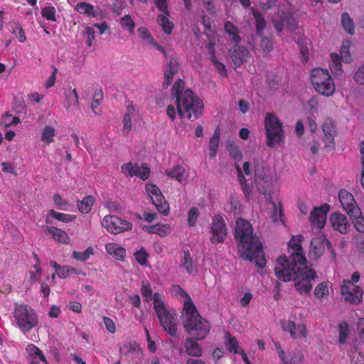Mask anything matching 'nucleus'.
<instances>
[{"instance_id":"53","label":"nucleus","mask_w":364,"mask_h":364,"mask_svg":"<svg viewBox=\"0 0 364 364\" xmlns=\"http://www.w3.org/2000/svg\"><path fill=\"white\" fill-rule=\"evenodd\" d=\"M199 211L197 208L193 207L190 209L188 214V223L189 226L193 227L196 225V220L198 217Z\"/></svg>"},{"instance_id":"11","label":"nucleus","mask_w":364,"mask_h":364,"mask_svg":"<svg viewBox=\"0 0 364 364\" xmlns=\"http://www.w3.org/2000/svg\"><path fill=\"white\" fill-rule=\"evenodd\" d=\"M210 233L212 235L210 241L213 244L224 242L228 235V228L221 215H216L213 218L210 225Z\"/></svg>"},{"instance_id":"49","label":"nucleus","mask_w":364,"mask_h":364,"mask_svg":"<svg viewBox=\"0 0 364 364\" xmlns=\"http://www.w3.org/2000/svg\"><path fill=\"white\" fill-rule=\"evenodd\" d=\"M184 88V82L182 80H178L175 82L172 87V95L176 97H180L183 93V90Z\"/></svg>"},{"instance_id":"18","label":"nucleus","mask_w":364,"mask_h":364,"mask_svg":"<svg viewBox=\"0 0 364 364\" xmlns=\"http://www.w3.org/2000/svg\"><path fill=\"white\" fill-rule=\"evenodd\" d=\"M329 221L333 228L341 234H346L350 228L346 216L340 213H332Z\"/></svg>"},{"instance_id":"26","label":"nucleus","mask_w":364,"mask_h":364,"mask_svg":"<svg viewBox=\"0 0 364 364\" xmlns=\"http://www.w3.org/2000/svg\"><path fill=\"white\" fill-rule=\"evenodd\" d=\"M152 203L155 205L159 213L167 215L169 212V205L166 201L163 194H160L151 199Z\"/></svg>"},{"instance_id":"15","label":"nucleus","mask_w":364,"mask_h":364,"mask_svg":"<svg viewBox=\"0 0 364 364\" xmlns=\"http://www.w3.org/2000/svg\"><path fill=\"white\" fill-rule=\"evenodd\" d=\"M176 314L174 311H170L168 309L164 313L159 314L157 317L164 331L170 336H174L177 333Z\"/></svg>"},{"instance_id":"52","label":"nucleus","mask_w":364,"mask_h":364,"mask_svg":"<svg viewBox=\"0 0 364 364\" xmlns=\"http://www.w3.org/2000/svg\"><path fill=\"white\" fill-rule=\"evenodd\" d=\"M75 272L74 267L70 266H60L56 274L61 279L66 278L69 274Z\"/></svg>"},{"instance_id":"48","label":"nucleus","mask_w":364,"mask_h":364,"mask_svg":"<svg viewBox=\"0 0 364 364\" xmlns=\"http://www.w3.org/2000/svg\"><path fill=\"white\" fill-rule=\"evenodd\" d=\"M13 110L16 114L26 113V106L23 100L15 97L14 100Z\"/></svg>"},{"instance_id":"61","label":"nucleus","mask_w":364,"mask_h":364,"mask_svg":"<svg viewBox=\"0 0 364 364\" xmlns=\"http://www.w3.org/2000/svg\"><path fill=\"white\" fill-rule=\"evenodd\" d=\"M141 292L143 296L146 298L147 301L152 299V290L149 283L143 282Z\"/></svg>"},{"instance_id":"5","label":"nucleus","mask_w":364,"mask_h":364,"mask_svg":"<svg viewBox=\"0 0 364 364\" xmlns=\"http://www.w3.org/2000/svg\"><path fill=\"white\" fill-rule=\"evenodd\" d=\"M264 128L267 146L272 148L276 144L280 145L284 142V131L282 129V124L274 114L270 112L266 114Z\"/></svg>"},{"instance_id":"64","label":"nucleus","mask_w":364,"mask_h":364,"mask_svg":"<svg viewBox=\"0 0 364 364\" xmlns=\"http://www.w3.org/2000/svg\"><path fill=\"white\" fill-rule=\"evenodd\" d=\"M354 79L358 83L364 84V65H361L356 71Z\"/></svg>"},{"instance_id":"44","label":"nucleus","mask_w":364,"mask_h":364,"mask_svg":"<svg viewBox=\"0 0 364 364\" xmlns=\"http://www.w3.org/2000/svg\"><path fill=\"white\" fill-rule=\"evenodd\" d=\"M261 38L260 47L263 50V51L269 53L273 48V41L271 38L264 36L263 33Z\"/></svg>"},{"instance_id":"56","label":"nucleus","mask_w":364,"mask_h":364,"mask_svg":"<svg viewBox=\"0 0 364 364\" xmlns=\"http://www.w3.org/2000/svg\"><path fill=\"white\" fill-rule=\"evenodd\" d=\"M103 98V93L102 90L96 91L94 95L93 102L92 103V110L94 113L97 114L96 109L98 107V105H100V102L102 100Z\"/></svg>"},{"instance_id":"10","label":"nucleus","mask_w":364,"mask_h":364,"mask_svg":"<svg viewBox=\"0 0 364 364\" xmlns=\"http://www.w3.org/2000/svg\"><path fill=\"white\" fill-rule=\"evenodd\" d=\"M102 225L113 234L130 230L132 228L131 223L115 215H106L102 221Z\"/></svg>"},{"instance_id":"47","label":"nucleus","mask_w":364,"mask_h":364,"mask_svg":"<svg viewBox=\"0 0 364 364\" xmlns=\"http://www.w3.org/2000/svg\"><path fill=\"white\" fill-rule=\"evenodd\" d=\"M314 294L318 298H322L328 294V287L326 282L320 283L314 290Z\"/></svg>"},{"instance_id":"20","label":"nucleus","mask_w":364,"mask_h":364,"mask_svg":"<svg viewBox=\"0 0 364 364\" xmlns=\"http://www.w3.org/2000/svg\"><path fill=\"white\" fill-rule=\"evenodd\" d=\"M338 198L343 208L348 215L352 213L355 208H359L354 200L353 196L346 190H341L338 193Z\"/></svg>"},{"instance_id":"12","label":"nucleus","mask_w":364,"mask_h":364,"mask_svg":"<svg viewBox=\"0 0 364 364\" xmlns=\"http://www.w3.org/2000/svg\"><path fill=\"white\" fill-rule=\"evenodd\" d=\"M158 9L162 13L157 16V22L161 26L164 32L171 34L173 28V23L168 18L170 12L168 10L167 0H154Z\"/></svg>"},{"instance_id":"39","label":"nucleus","mask_w":364,"mask_h":364,"mask_svg":"<svg viewBox=\"0 0 364 364\" xmlns=\"http://www.w3.org/2000/svg\"><path fill=\"white\" fill-rule=\"evenodd\" d=\"M120 25L122 28L129 31L132 33L135 27V23L129 15H125L120 19Z\"/></svg>"},{"instance_id":"30","label":"nucleus","mask_w":364,"mask_h":364,"mask_svg":"<svg viewBox=\"0 0 364 364\" xmlns=\"http://www.w3.org/2000/svg\"><path fill=\"white\" fill-rule=\"evenodd\" d=\"M224 28L227 33L232 36V41L235 43H239L241 38L238 35L237 28L230 21H226L224 24Z\"/></svg>"},{"instance_id":"42","label":"nucleus","mask_w":364,"mask_h":364,"mask_svg":"<svg viewBox=\"0 0 364 364\" xmlns=\"http://www.w3.org/2000/svg\"><path fill=\"white\" fill-rule=\"evenodd\" d=\"M331 56L332 60L331 69L333 72L338 74V73L341 72V58L336 53H332Z\"/></svg>"},{"instance_id":"37","label":"nucleus","mask_w":364,"mask_h":364,"mask_svg":"<svg viewBox=\"0 0 364 364\" xmlns=\"http://www.w3.org/2000/svg\"><path fill=\"white\" fill-rule=\"evenodd\" d=\"M55 130L51 126H46L43 134L41 136V140L43 141H46L47 144H50L53 141V136L55 135Z\"/></svg>"},{"instance_id":"31","label":"nucleus","mask_w":364,"mask_h":364,"mask_svg":"<svg viewBox=\"0 0 364 364\" xmlns=\"http://www.w3.org/2000/svg\"><path fill=\"white\" fill-rule=\"evenodd\" d=\"M341 24L344 30L349 34L354 33L355 26L352 18L348 13H343L341 16Z\"/></svg>"},{"instance_id":"58","label":"nucleus","mask_w":364,"mask_h":364,"mask_svg":"<svg viewBox=\"0 0 364 364\" xmlns=\"http://www.w3.org/2000/svg\"><path fill=\"white\" fill-rule=\"evenodd\" d=\"M146 191L149 196H150L151 199L154 198L156 196H158L161 193V191L160 189L154 184H146Z\"/></svg>"},{"instance_id":"35","label":"nucleus","mask_w":364,"mask_h":364,"mask_svg":"<svg viewBox=\"0 0 364 364\" xmlns=\"http://www.w3.org/2000/svg\"><path fill=\"white\" fill-rule=\"evenodd\" d=\"M48 215L63 223H70L76 218V217L74 215L58 213L54 210H50L48 213Z\"/></svg>"},{"instance_id":"41","label":"nucleus","mask_w":364,"mask_h":364,"mask_svg":"<svg viewBox=\"0 0 364 364\" xmlns=\"http://www.w3.org/2000/svg\"><path fill=\"white\" fill-rule=\"evenodd\" d=\"M148 257L149 254L144 247H141L139 251H136L134 253L135 259L139 264L142 266L146 264Z\"/></svg>"},{"instance_id":"50","label":"nucleus","mask_w":364,"mask_h":364,"mask_svg":"<svg viewBox=\"0 0 364 364\" xmlns=\"http://www.w3.org/2000/svg\"><path fill=\"white\" fill-rule=\"evenodd\" d=\"M82 34L86 38L87 46L90 47L92 44V41L95 40V31L93 28L87 26Z\"/></svg>"},{"instance_id":"45","label":"nucleus","mask_w":364,"mask_h":364,"mask_svg":"<svg viewBox=\"0 0 364 364\" xmlns=\"http://www.w3.org/2000/svg\"><path fill=\"white\" fill-rule=\"evenodd\" d=\"M178 68L179 65L178 60L175 58H170L165 72L167 73L175 75L178 73Z\"/></svg>"},{"instance_id":"8","label":"nucleus","mask_w":364,"mask_h":364,"mask_svg":"<svg viewBox=\"0 0 364 364\" xmlns=\"http://www.w3.org/2000/svg\"><path fill=\"white\" fill-rule=\"evenodd\" d=\"M14 317L18 327L27 332L38 324V319L33 311L26 305H18L15 308Z\"/></svg>"},{"instance_id":"28","label":"nucleus","mask_w":364,"mask_h":364,"mask_svg":"<svg viewBox=\"0 0 364 364\" xmlns=\"http://www.w3.org/2000/svg\"><path fill=\"white\" fill-rule=\"evenodd\" d=\"M95 202V199L92 196H87L82 200L78 201L77 208L82 213H88Z\"/></svg>"},{"instance_id":"4","label":"nucleus","mask_w":364,"mask_h":364,"mask_svg":"<svg viewBox=\"0 0 364 364\" xmlns=\"http://www.w3.org/2000/svg\"><path fill=\"white\" fill-rule=\"evenodd\" d=\"M177 111L181 118L186 117L191 119L192 116L198 119L203 112V103L200 99L190 90H186L177 98Z\"/></svg>"},{"instance_id":"38","label":"nucleus","mask_w":364,"mask_h":364,"mask_svg":"<svg viewBox=\"0 0 364 364\" xmlns=\"http://www.w3.org/2000/svg\"><path fill=\"white\" fill-rule=\"evenodd\" d=\"M93 249L90 247L87 248L84 252L74 251L73 252V257L81 262H84L89 259L90 257L93 255Z\"/></svg>"},{"instance_id":"17","label":"nucleus","mask_w":364,"mask_h":364,"mask_svg":"<svg viewBox=\"0 0 364 364\" xmlns=\"http://www.w3.org/2000/svg\"><path fill=\"white\" fill-rule=\"evenodd\" d=\"M331 206L323 203L320 207L315 208L310 213L309 220L314 225L318 228H323L326 223L327 213L330 210Z\"/></svg>"},{"instance_id":"21","label":"nucleus","mask_w":364,"mask_h":364,"mask_svg":"<svg viewBox=\"0 0 364 364\" xmlns=\"http://www.w3.org/2000/svg\"><path fill=\"white\" fill-rule=\"evenodd\" d=\"M282 329L284 331L289 332L291 336L296 338L300 336H306V328L303 325L296 326L295 323L292 321L282 320L280 321Z\"/></svg>"},{"instance_id":"63","label":"nucleus","mask_w":364,"mask_h":364,"mask_svg":"<svg viewBox=\"0 0 364 364\" xmlns=\"http://www.w3.org/2000/svg\"><path fill=\"white\" fill-rule=\"evenodd\" d=\"M154 306L156 315L164 313L165 311L167 310V309L165 306V304L161 299L154 301Z\"/></svg>"},{"instance_id":"1","label":"nucleus","mask_w":364,"mask_h":364,"mask_svg":"<svg viewBox=\"0 0 364 364\" xmlns=\"http://www.w3.org/2000/svg\"><path fill=\"white\" fill-rule=\"evenodd\" d=\"M301 235L293 236L288 243L289 257H279L277 259L274 272L283 282L293 280L296 289L301 294H308L312 289L311 281L317 277L316 272L306 266L307 260L301 242Z\"/></svg>"},{"instance_id":"55","label":"nucleus","mask_w":364,"mask_h":364,"mask_svg":"<svg viewBox=\"0 0 364 364\" xmlns=\"http://www.w3.org/2000/svg\"><path fill=\"white\" fill-rule=\"evenodd\" d=\"M12 33L16 36L20 42H25L26 40L25 33L19 23H15Z\"/></svg>"},{"instance_id":"34","label":"nucleus","mask_w":364,"mask_h":364,"mask_svg":"<svg viewBox=\"0 0 364 364\" xmlns=\"http://www.w3.org/2000/svg\"><path fill=\"white\" fill-rule=\"evenodd\" d=\"M266 83L268 87L272 91L279 89L280 83L278 77L274 73H268L266 75Z\"/></svg>"},{"instance_id":"24","label":"nucleus","mask_w":364,"mask_h":364,"mask_svg":"<svg viewBox=\"0 0 364 364\" xmlns=\"http://www.w3.org/2000/svg\"><path fill=\"white\" fill-rule=\"evenodd\" d=\"M348 215L352 220L354 228L359 232H364V218L362 216V213L360 208H355L353 213H350Z\"/></svg>"},{"instance_id":"14","label":"nucleus","mask_w":364,"mask_h":364,"mask_svg":"<svg viewBox=\"0 0 364 364\" xmlns=\"http://www.w3.org/2000/svg\"><path fill=\"white\" fill-rule=\"evenodd\" d=\"M122 172L127 176H139L142 180H146L150 174V168L146 164H142L141 166L129 161L123 164L121 167Z\"/></svg>"},{"instance_id":"6","label":"nucleus","mask_w":364,"mask_h":364,"mask_svg":"<svg viewBox=\"0 0 364 364\" xmlns=\"http://www.w3.org/2000/svg\"><path fill=\"white\" fill-rule=\"evenodd\" d=\"M274 182V176L269 168L259 164L255 165V183L258 191L265 195L266 201L272 199Z\"/></svg>"},{"instance_id":"13","label":"nucleus","mask_w":364,"mask_h":364,"mask_svg":"<svg viewBox=\"0 0 364 364\" xmlns=\"http://www.w3.org/2000/svg\"><path fill=\"white\" fill-rule=\"evenodd\" d=\"M341 294L346 301L353 304H358L363 298L362 289L350 281H345L341 286Z\"/></svg>"},{"instance_id":"36","label":"nucleus","mask_w":364,"mask_h":364,"mask_svg":"<svg viewBox=\"0 0 364 364\" xmlns=\"http://www.w3.org/2000/svg\"><path fill=\"white\" fill-rule=\"evenodd\" d=\"M184 255L182 259V266L186 269L187 272L191 274L194 271L193 259L188 250L183 251Z\"/></svg>"},{"instance_id":"46","label":"nucleus","mask_w":364,"mask_h":364,"mask_svg":"<svg viewBox=\"0 0 364 364\" xmlns=\"http://www.w3.org/2000/svg\"><path fill=\"white\" fill-rule=\"evenodd\" d=\"M267 202L271 203L273 207V211L272 213V218L273 221L276 222L278 220H282V217L284 215V213L281 208V205H279V208H278L276 203L272 201V199Z\"/></svg>"},{"instance_id":"27","label":"nucleus","mask_w":364,"mask_h":364,"mask_svg":"<svg viewBox=\"0 0 364 364\" xmlns=\"http://www.w3.org/2000/svg\"><path fill=\"white\" fill-rule=\"evenodd\" d=\"M26 352L29 355V360L33 359H38L40 361L48 364L46 357L42 351L33 344H29L26 347Z\"/></svg>"},{"instance_id":"57","label":"nucleus","mask_w":364,"mask_h":364,"mask_svg":"<svg viewBox=\"0 0 364 364\" xmlns=\"http://www.w3.org/2000/svg\"><path fill=\"white\" fill-rule=\"evenodd\" d=\"M124 127L122 132L124 134L127 135L132 129V120L129 113H125L123 118Z\"/></svg>"},{"instance_id":"60","label":"nucleus","mask_w":364,"mask_h":364,"mask_svg":"<svg viewBox=\"0 0 364 364\" xmlns=\"http://www.w3.org/2000/svg\"><path fill=\"white\" fill-rule=\"evenodd\" d=\"M219 144V140L211 138L209 142V155L210 158H213L216 156L218 146Z\"/></svg>"},{"instance_id":"2","label":"nucleus","mask_w":364,"mask_h":364,"mask_svg":"<svg viewBox=\"0 0 364 364\" xmlns=\"http://www.w3.org/2000/svg\"><path fill=\"white\" fill-rule=\"evenodd\" d=\"M235 237L237 241L239 256L260 268L265 266L262 245L256 234L253 233L252 225L247 220L239 218L235 227Z\"/></svg>"},{"instance_id":"3","label":"nucleus","mask_w":364,"mask_h":364,"mask_svg":"<svg viewBox=\"0 0 364 364\" xmlns=\"http://www.w3.org/2000/svg\"><path fill=\"white\" fill-rule=\"evenodd\" d=\"M188 300L183 308V327L191 337L196 338V340H203L210 331V324L200 316L191 297Z\"/></svg>"},{"instance_id":"16","label":"nucleus","mask_w":364,"mask_h":364,"mask_svg":"<svg viewBox=\"0 0 364 364\" xmlns=\"http://www.w3.org/2000/svg\"><path fill=\"white\" fill-rule=\"evenodd\" d=\"M322 129L324 134L323 140L325 144V147L328 149L330 151L334 150V137L337 133L336 124L332 120L328 119L324 122L322 126Z\"/></svg>"},{"instance_id":"51","label":"nucleus","mask_w":364,"mask_h":364,"mask_svg":"<svg viewBox=\"0 0 364 364\" xmlns=\"http://www.w3.org/2000/svg\"><path fill=\"white\" fill-rule=\"evenodd\" d=\"M41 14L48 21H55V9L53 6H47L42 9Z\"/></svg>"},{"instance_id":"9","label":"nucleus","mask_w":364,"mask_h":364,"mask_svg":"<svg viewBox=\"0 0 364 364\" xmlns=\"http://www.w3.org/2000/svg\"><path fill=\"white\" fill-rule=\"evenodd\" d=\"M325 245L331 252L333 259H336V253L331 247L330 241L324 235L315 237L311 239L310 242V251L309 253V258L317 259L320 258L325 250Z\"/></svg>"},{"instance_id":"23","label":"nucleus","mask_w":364,"mask_h":364,"mask_svg":"<svg viewBox=\"0 0 364 364\" xmlns=\"http://www.w3.org/2000/svg\"><path fill=\"white\" fill-rule=\"evenodd\" d=\"M252 13L255 20V33L257 36H262L264 28L267 26V21L264 15L257 9L252 8Z\"/></svg>"},{"instance_id":"22","label":"nucleus","mask_w":364,"mask_h":364,"mask_svg":"<svg viewBox=\"0 0 364 364\" xmlns=\"http://www.w3.org/2000/svg\"><path fill=\"white\" fill-rule=\"evenodd\" d=\"M196 338L188 337L184 343V348L188 355L193 357H200L203 354L200 346L197 343Z\"/></svg>"},{"instance_id":"40","label":"nucleus","mask_w":364,"mask_h":364,"mask_svg":"<svg viewBox=\"0 0 364 364\" xmlns=\"http://www.w3.org/2000/svg\"><path fill=\"white\" fill-rule=\"evenodd\" d=\"M225 338L228 340V341L226 342L227 348L230 352H234V353H238V351H237L238 342L236 340V338L235 337L231 336V335L228 332H227L225 333Z\"/></svg>"},{"instance_id":"29","label":"nucleus","mask_w":364,"mask_h":364,"mask_svg":"<svg viewBox=\"0 0 364 364\" xmlns=\"http://www.w3.org/2000/svg\"><path fill=\"white\" fill-rule=\"evenodd\" d=\"M120 352L121 353L127 355H134V354H139L140 353V348L139 346L136 343H124L121 348H120Z\"/></svg>"},{"instance_id":"62","label":"nucleus","mask_w":364,"mask_h":364,"mask_svg":"<svg viewBox=\"0 0 364 364\" xmlns=\"http://www.w3.org/2000/svg\"><path fill=\"white\" fill-rule=\"evenodd\" d=\"M303 355L299 351L294 352L289 355V360H287V364H297L301 361Z\"/></svg>"},{"instance_id":"59","label":"nucleus","mask_w":364,"mask_h":364,"mask_svg":"<svg viewBox=\"0 0 364 364\" xmlns=\"http://www.w3.org/2000/svg\"><path fill=\"white\" fill-rule=\"evenodd\" d=\"M67 100L69 103V106L72 105H77L78 104V94L75 89L73 90H70L67 95Z\"/></svg>"},{"instance_id":"54","label":"nucleus","mask_w":364,"mask_h":364,"mask_svg":"<svg viewBox=\"0 0 364 364\" xmlns=\"http://www.w3.org/2000/svg\"><path fill=\"white\" fill-rule=\"evenodd\" d=\"M155 228V234H158L161 237H164L171 232L170 226L167 224H156Z\"/></svg>"},{"instance_id":"43","label":"nucleus","mask_w":364,"mask_h":364,"mask_svg":"<svg viewBox=\"0 0 364 364\" xmlns=\"http://www.w3.org/2000/svg\"><path fill=\"white\" fill-rule=\"evenodd\" d=\"M284 21L285 26L289 31H294L297 28V21L292 15H284Z\"/></svg>"},{"instance_id":"32","label":"nucleus","mask_w":364,"mask_h":364,"mask_svg":"<svg viewBox=\"0 0 364 364\" xmlns=\"http://www.w3.org/2000/svg\"><path fill=\"white\" fill-rule=\"evenodd\" d=\"M75 9L82 14H86L90 16H96L97 14L94 11L93 6L86 2H79L75 6Z\"/></svg>"},{"instance_id":"25","label":"nucleus","mask_w":364,"mask_h":364,"mask_svg":"<svg viewBox=\"0 0 364 364\" xmlns=\"http://www.w3.org/2000/svg\"><path fill=\"white\" fill-rule=\"evenodd\" d=\"M46 231L53 236V238L60 242L68 244L70 237L68 234L60 229L55 227H46Z\"/></svg>"},{"instance_id":"19","label":"nucleus","mask_w":364,"mask_h":364,"mask_svg":"<svg viewBox=\"0 0 364 364\" xmlns=\"http://www.w3.org/2000/svg\"><path fill=\"white\" fill-rule=\"evenodd\" d=\"M249 50L244 46H240L238 43L229 49V55L235 67L240 66L244 62L247 61Z\"/></svg>"},{"instance_id":"7","label":"nucleus","mask_w":364,"mask_h":364,"mask_svg":"<svg viewBox=\"0 0 364 364\" xmlns=\"http://www.w3.org/2000/svg\"><path fill=\"white\" fill-rule=\"evenodd\" d=\"M311 80L316 90L324 95L331 96L335 92V85L327 70L316 68L312 70Z\"/></svg>"},{"instance_id":"33","label":"nucleus","mask_w":364,"mask_h":364,"mask_svg":"<svg viewBox=\"0 0 364 364\" xmlns=\"http://www.w3.org/2000/svg\"><path fill=\"white\" fill-rule=\"evenodd\" d=\"M184 172L185 169L181 166H175L171 170L166 171V173L168 176L175 178L178 182H182Z\"/></svg>"}]
</instances>
